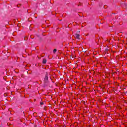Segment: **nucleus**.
Wrapping results in <instances>:
<instances>
[{
  "label": "nucleus",
  "mask_w": 127,
  "mask_h": 127,
  "mask_svg": "<svg viewBox=\"0 0 127 127\" xmlns=\"http://www.w3.org/2000/svg\"><path fill=\"white\" fill-rule=\"evenodd\" d=\"M48 83V73H46L45 76L44 78V84L45 85L46 84Z\"/></svg>",
  "instance_id": "obj_1"
},
{
  "label": "nucleus",
  "mask_w": 127,
  "mask_h": 127,
  "mask_svg": "<svg viewBox=\"0 0 127 127\" xmlns=\"http://www.w3.org/2000/svg\"><path fill=\"white\" fill-rule=\"evenodd\" d=\"M75 38H77V39H79V40L80 39V34H75Z\"/></svg>",
  "instance_id": "obj_2"
},
{
  "label": "nucleus",
  "mask_w": 127,
  "mask_h": 127,
  "mask_svg": "<svg viewBox=\"0 0 127 127\" xmlns=\"http://www.w3.org/2000/svg\"><path fill=\"white\" fill-rule=\"evenodd\" d=\"M47 60L46 59H43V62L42 63H43L44 64H45V63H46Z\"/></svg>",
  "instance_id": "obj_3"
},
{
  "label": "nucleus",
  "mask_w": 127,
  "mask_h": 127,
  "mask_svg": "<svg viewBox=\"0 0 127 127\" xmlns=\"http://www.w3.org/2000/svg\"><path fill=\"white\" fill-rule=\"evenodd\" d=\"M123 5L124 7H125V8H127V3H124L123 4Z\"/></svg>",
  "instance_id": "obj_4"
},
{
  "label": "nucleus",
  "mask_w": 127,
  "mask_h": 127,
  "mask_svg": "<svg viewBox=\"0 0 127 127\" xmlns=\"http://www.w3.org/2000/svg\"><path fill=\"white\" fill-rule=\"evenodd\" d=\"M56 51H57V50L56 49H54L53 52V53H55V52H56Z\"/></svg>",
  "instance_id": "obj_5"
},
{
  "label": "nucleus",
  "mask_w": 127,
  "mask_h": 127,
  "mask_svg": "<svg viewBox=\"0 0 127 127\" xmlns=\"http://www.w3.org/2000/svg\"><path fill=\"white\" fill-rule=\"evenodd\" d=\"M108 51H109V49H107V48H106V49H105V52H108Z\"/></svg>",
  "instance_id": "obj_6"
},
{
  "label": "nucleus",
  "mask_w": 127,
  "mask_h": 127,
  "mask_svg": "<svg viewBox=\"0 0 127 127\" xmlns=\"http://www.w3.org/2000/svg\"><path fill=\"white\" fill-rule=\"evenodd\" d=\"M40 105H43V102H41Z\"/></svg>",
  "instance_id": "obj_7"
},
{
  "label": "nucleus",
  "mask_w": 127,
  "mask_h": 127,
  "mask_svg": "<svg viewBox=\"0 0 127 127\" xmlns=\"http://www.w3.org/2000/svg\"><path fill=\"white\" fill-rule=\"evenodd\" d=\"M78 32H80V31H78Z\"/></svg>",
  "instance_id": "obj_8"
}]
</instances>
